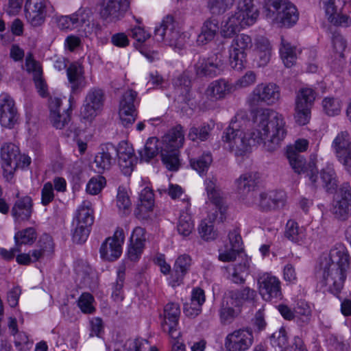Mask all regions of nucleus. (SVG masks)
<instances>
[{
    "mask_svg": "<svg viewBox=\"0 0 351 351\" xmlns=\"http://www.w3.org/2000/svg\"><path fill=\"white\" fill-rule=\"evenodd\" d=\"M254 123L255 128L249 135L237 128L235 123L223 132L222 141L236 156H245L255 144H262L270 152L280 147L287 134L286 123L282 114L268 108L261 109L254 117Z\"/></svg>",
    "mask_w": 351,
    "mask_h": 351,
    "instance_id": "f257e3e1",
    "label": "nucleus"
},
{
    "mask_svg": "<svg viewBox=\"0 0 351 351\" xmlns=\"http://www.w3.org/2000/svg\"><path fill=\"white\" fill-rule=\"evenodd\" d=\"M351 257L346 247L336 243L330 250L328 256L321 263L322 286L337 295L341 291L350 267Z\"/></svg>",
    "mask_w": 351,
    "mask_h": 351,
    "instance_id": "f03ea898",
    "label": "nucleus"
},
{
    "mask_svg": "<svg viewBox=\"0 0 351 351\" xmlns=\"http://www.w3.org/2000/svg\"><path fill=\"white\" fill-rule=\"evenodd\" d=\"M258 15V10L252 0H239L235 11L229 13L221 23V36L232 37L242 29L254 24Z\"/></svg>",
    "mask_w": 351,
    "mask_h": 351,
    "instance_id": "7ed1b4c3",
    "label": "nucleus"
},
{
    "mask_svg": "<svg viewBox=\"0 0 351 351\" xmlns=\"http://www.w3.org/2000/svg\"><path fill=\"white\" fill-rule=\"evenodd\" d=\"M280 99V88L275 83H261L256 86L247 97L251 108H257L261 104L271 106Z\"/></svg>",
    "mask_w": 351,
    "mask_h": 351,
    "instance_id": "20e7f679",
    "label": "nucleus"
},
{
    "mask_svg": "<svg viewBox=\"0 0 351 351\" xmlns=\"http://www.w3.org/2000/svg\"><path fill=\"white\" fill-rule=\"evenodd\" d=\"M105 99L104 90L97 87L90 88L81 108V119L88 122L93 121L103 110Z\"/></svg>",
    "mask_w": 351,
    "mask_h": 351,
    "instance_id": "39448f33",
    "label": "nucleus"
},
{
    "mask_svg": "<svg viewBox=\"0 0 351 351\" xmlns=\"http://www.w3.org/2000/svg\"><path fill=\"white\" fill-rule=\"evenodd\" d=\"M193 68L197 77L213 78L223 73L225 62L221 54L214 53L208 57H199Z\"/></svg>",
    "mask_w": 351,
    "mask_h": 351,
    "instance_id": "423d86ee",
    "label": "nucleus"
},
{
    "mask_svg": "<svg viewBox=\"0 0 351 351\" xmlns=\"http://www.w3.org/2000/svg\"><path fill=\"white\" fill-rule=\"evenodd\" d=\"M137 96V92L129 89L124 92L120 100L119 114L121 124L125 128L132 125L137 118L136 107L139 104Z\"/></svg>",
    "mask_w": 351,
    "mask_h": 351,
    "instance_id": "0eeeda50",
    "label": "nucleus"
},
{
    "mask_svg": "<svg viewBox=\"0 0 351 351\" xmlns=\"http://www.w3.org/2000/svg\"><path fill=\"white\" fill-rule=\"evenodd\" d=\"M154 36L157 41H165L171 46L182 45L180 32L172 16H165L160 26L155 27Z\"/></svg>",
    "mask_w": 351,
    "mask_h": 351,
    "instance_id": "6e6552de",
    "label": "nucleus"
},
{
    "mask_svg": "<svg viewBox=\"0 0 351 351\" xmlns=\"http://www.w3.org/2000/svg\"><path fill=\"white\" fill-rule=\"evenodd\" d=\"M62 104V99L57 97H51L49 100L50 119L53 125L57 129H62L71 121L73 108L75 106V100L72 95L69 98V106L60 112Z\"/></svg>",
    "mask_w": 351,
    "mask_h": 351,
    "instance_id": "1a4fd4ad",
    "label": "nucleus"
},
{
    "mask_svg": "<svg viewBox=\"0 0 351 351\" xmlns=\"http://www.w3.org/2000/svg\"><path fill=\"white\" fill-rule=\"evenodd\" d=\"M287 156L290 165L295 173L305 174L312 185H317V169L313 160L306 163L304 157L293 149H287Z\"/></svg>",
    "mask_w": 351,
    "mask_h": 351,
    "instance_id": "9d476101",
    "label": "nucleus"
},
{
    "mask_svg": "<svg viewBox=\"0 0 351 351\" xmlns=\"http://www.w3.org/2000/svg\"><path fill=\"white\" fill-rule=\"evenodd\" d=\"M125 241V234L122 228L118 227L113 236L109 237L102 243L99 253L103 260L114 261L122 253V245Z\"/></svg>",
    "mask_w": 351,
    "mask_h": 351,
    "instance_id": "9b49d317",
    "label": "nucleus"
},
{
    "mask_svg": "<svg viewBox=\"0 0 351 351\" xmlns=\"http://www.w3.org/2000/svg\"><path fill=\"white\" fill-rule=\"evenodd\" d=\"M338 161L351 177V140L347 131L339 132L332 144Z\"/></svg>",
    "mask_w": 351,
    "mask_h": 351,
    "instance_id": "f8f14e48",
    "label": "nucleus"
},
{
    "mask_svg": "<svg viewBox=\"0 0 351 351\" xmlns=\"http://www.w3.org/2000/svg\"><path fill=\"white\" fill-rule=\"evenodd\" d=\"M275 20L277 23L287 27L294 25L298 19L299 13L296 7L287 0H273L271 3Z\"/></svg>",
    "mask_w": 351,
    "mask_h": 351,
    "instance_id": "ddd939ff",
    "label": "nucleus"
},
{
    "mask_svg": "<svg viewBox=\"0 0 351 351\" xmlns=\"http://www.w3.org/2000/svg\"><path fill=\"white\" fill-rule=\"evenodd\" d=\"M19 114L14 100L8 93L0 95V124L6 128H13L18 123Z\"/></svg>",
    "mask_w": 351,
    "mask_h": 351,
    "instance_id": "4468645a",
    "label": "nucleus"
},
{
    "mask_svg": "<svg viewBox=\"0 0 351 351\" xmlns=\"http://www.w3.org/2000/svg\"><path fill=\"white\" fill-rule=\"evenodd\" d=\"M131 0H103L100 16L108 22L121 20L130 8Z\"/></svg>",
    "mask_w": 351,
    "mask_h": 351,
    "instance_id": "2eb2a0df",
    "label": "nucleus"
},
{
    "mask_svg": "<svg viewBox=\"0 0 351 351\" xmlns=\"http://www.w3.org/2000/svg\"><path fill=\"white\" fill-rule=\"evenodd\" d=\"M253 332L249 329H238L229 333L225 339V347L228 351H245L252 345Z\"/></svg>",
    "mask_w": 351,
    "mask_h": 351,
    "instance_id": "dca6fc26",
    "label": "nucleus"
},
{
    "mask_svg": "<svg viewBox=\"0 0 351 351\" xmlns=\"http://www.w3.org/2000/svg\"><path fill=\"white\" fill-rule=\"evenodd\" d=\"M235 90V86L228 80L219 78L208 84L204 91L205 103L222 100Z\"/></svg>",
    "mask_w": 351,
    "mask_h": 351,
    "instance_id": "f3484780",
    "label": "nucleus"
},
{
    "mask_svg": "<svg viewBox=\"0 0 351 351\" xmlns=\"http://www.w3.org/2000/svg\"><path fill=\"white\" fill-rule=\"evenodd\" d=\"M180 315V305L176 302H169L164 308V320L161 326L165 332H167L171 339L180 336L178 329Z\"/></svg>",
    "mask_w": 351,
    "mask_h": 351,
    "instance_id": "a211bd4d",
    "label": "nucleus"
},
{
    "mask_svg": "<svg viewBox=\"0 0 351 351\" xmlns=\"http://www.w3.org/2000/svg\"><path fill=\"white\" fill-rule=\"evenodd\" d=\"M258 283L260 294L265 300L282 298L281 282L277 277L265 273L259 277Z\"/></svg>",
    "mask_w": 351,
    "mask_h": 351,
    "instance_id": "6ab92c4d",
    "label": "nucleus"
},
{
    "mask_svg": "<svg viewBox=\"0 0 351 351\" xmlns=\"http://www.w3.org/2000/svg\"><path fill=\"white\" fill-rule=\"evenodd\" d=\"M47 0H27L25 5V16L33 27L41 25L45 21Z\"/></svg>",
    "mask_w": 351,
    "mask_h": 351,
    "instance_id": "aec40b11",
    "label": "nucleus"
},
{
    "mask_svg": "<svg viewBox=\"0 0 351 351\" xmlns=\"http://www.w3.org/2000/svg\"><path fill=\"white\" fill-rule=\"evenodd\" d=\"M66 75L71 95L80 94L87 85L84 66L80 62H71L66 68Z\"/></svg>",
    "mask_w": 351,
    "mask_h": 351,
    "instance_id": "412c9836",
    "label": "nucleus"
},
{
    "mask_svg": "<svg viewBox=\"0 0 351 351\" xmlns=\"http://www.w3.org/2000/svg\"><path fill=\"white\" fill-rule=\"evenodd\" d=\"M115 154L118 156L119 165L123 173L125 176L130 175L134 170L136 162L132 145L125 141H121L116 148Z\"/></svg>",
    "mask_w": 351,
    "mask_h": 351,
    "instance_id": "4be33fe9",
    "label": "nucleus"
},
{
    "mask_svg": "<svg viewBox=\"0 0 351 351\" xmlns=\"http://www.w3.org/2000/svg\"><path fill=\"white\" fill-rule=\"evenodd\" d=\"M91 12L88 8H81L71 15L61 16L58 19V25L61 29H74L89 21Z\"/></svg>",
    "mask_w": 351,
    "mask_h": 351,
    "instance_id": "5701e85b",
    "label": "nucleus"
},
{
    "mask_svg": "<svg viewBox=\"0 0 351 351\" xmlns=\"http://www.w3.org/2000/svg\"><path fill=\"white\" fill-rule=\"evenodd\" d=\"M180 215L177 224V230L183 237L189 236L194 228V223L190 214L191 203L188 197H184L178 202Z\"/></svg>",
    "mask_w": 351,
    "mask_h": 351,
    "instance_id": "b1692460",
    "label": "nucleus"
},
{
    "mask_svg": "<svg viewBox=\"0 0 351 351\" xmlns=\"http://www.w3.org/2000/svg\"><path fill=\"white\" fill-rule=\"evenodd\" d=\"M192 263L191 257L186 254L180 255L176 258L173 265V274L169 278V284L171 287L179 286L183 282L184 278L190 271Z\"/></svg>",
    "mask_w": 351,
    "mask_h": 351,
    "instance_id": "393cba45",
    "label": "nucleus"
},
{
    "mask_svg": "<svg viewBox=\"0 0 351 351\" xmlns=\"http://www.w3.org/2000/svg\"><path fill=\"white\" fill-rule=\"evenodd\" d=\"M256 296L255 290L245 287L240 289L228 290L224 295V301L235 307L241 306L245 302H252Z\"/></svg>",
    "mask_w": 351,
    "mask_h": 351,
    "instance_id": "a878e982",
    "label": "nucleus"
},
{
    "mask_svg": "<svg viewBox=\"0 0 351 351\" xmlns=\"http://www.w3.org/2000/svg\"><path fill=\"white\" fill-rule=\"evenodd\" d=\"M338 179L332 165L328 164L317 176V185H312L317 188L322 186L328 193H333L338 186Z\"/></svg>",
    "mask_w": 351,
    "mask_h": 351,
    "instance_id": "bb28decb",
    "label": "nucleus"
},
{
    "mask_svg": "<svg viewBox=\"0 0 351 351\" xmlns=\"http://www.w3.org/2000/svg\"><path fill=\"white\" fill-rule=\"evenodd\" d=\"M14 202L12 210V215L17 220H28L33 212V201L30 196L19 197Z\"/></svg>",
    "mask_w": 351,
    "mask_h": 351,
    "instance_id": "cd10ccee",
    "label": "nucleus"
},
{
    "mask_svg": "<svg viewBox=\"0 0 351 351\" xmlns=\"http://www.w3.org/2000/svg\"><path fill=\"white\" fill-rule=\"evenodd\" d=\"M205 300L204 291L199 287L194 288L191 292V302L184 304V314L190 317H195L199 315Z\"/></svg>",
    "mask_w": 351,
    "mask_h": 351,
    "instance_id": "c85d7f7f",
    "label": "nucleus"
},
{
    "mask_svg": "<svg viewBox=\"0 0 351 351\" xmlns=\"http://www.w3.org/2000/svg\"><path fill=\"white\" fill-rule=\"evenodd\" d=\"M285 193L282 191L262 192L258 195V206L263 210H270L283 205Z\"/></svg>",
    "mask_w": 351,
    "mask_h": 351,
    "instance_id": "c756f323",
    "label": "nucleus"
},
{
    "mask_svg": "<svg viewBox=\"0 0 351 351\" xmlns=\"http://www.w3.org/2000/svg\"><path fill=\"white\" fill-rule=\"evenodd\" d=\"M259 178V174L256 172H249L241 175L235 180L237 192L241 195L250 194L257 186Z\"/></svg>",
    "mask_w": 351,
    "mask_h": 351,
    "instance_id": "7c9ffc66",
    "label": "nucleus"
},
{
    "mask_svg": "<svg viewBox=\"0 0 351 351\" xmlns=\"http://www.w3.org/2000/svg\"><path fill=\"white\" fill-rule=\"evenodd\" d=\"M116 153V147L112 144H108L101 148L95 158V163L97 168V172L103 173L104 170L109 169L114 162L113 156Z\"/></svg>",
    "mask_w": 351,
    "mask_h": 351,
    "instance_id": "2f4dec72",
    "label": "nucleus"
},
{
    "mask_svg": "<svg viewBox=\"0 0 351 351\" xmlns=\"http://www.w3.org/2000/svg\"><path fill=\"white\" fill-rule=\"evenodd\" d=\"M184 142L183 127L178 125L171 129L162 138L163 145L161 148L178 149L182 147Z\"/></svg>",
    "mask_w": 351,
    "mask_h": 351,
    "instance_id": "473e14b6",
    "label": "nucleus"
},
{
    "mask_svg": "<svg viewBox=\"0 0 351 351\" xmlns=\"http://www.w3.org/2000/svg\"><path fill=\"white\" fill-rule=\"evenodd\" d=\"M154 205V193L149 187L144 188L139 194V203L134 210L135 216L144 218L145 214L152 210Z\"/></svg>",
    "mask_w": 351,
    "mask_h": 351,
    "instance_id": "72a5a7b5",
    "label": "nucleus"
},
{
    "mask_svg": "<svg viewBox=\"0 0 351 351\" xmlns=\"http://www.w3.org/2000/svg\"><path fill=\"white\" fill-rule=\"evenodd\" d=\"M93 215L94 211L92 208L91 202L88 200H84L78 206L75 212L73 224L77 223L91 227L94 223Z\"/></svg>",
    "mask_w": 351,
    "mask_h": 351,
    "instance_id": "f704fd0d",
    "label": "nucleus"
},
{
    "mask_svg": "<svg viewBox=\"0 0 351 351\" xmlns=\"http://www.w3.org/2000/svg\"><path fill=\"white\" fill-rule=\"evenodd\" d=\"M219 31V23L217 19H208L204 23L201 32L197 36V43L204 45L212 41Z\"/></svg>",
    "mask_w": 351,
    "mask_h": 351,
    "instance_id": "c9c22d12",
    "label": "nucleus"
},
{
    "mask_svg": "<svg viewBox=\"0 0 351 351\" xmlns=\"http://www.w3.org/2000/svg\"><path fill=\"white\" fill-rule=\"evenodd\" d=\"M126 267L124 263L120 264L117 269V278L111 284V297L114 302H122L124 296V283L125 280Z\"/></svg>",
    "mask_w": 351,
    "mask_h": 351,
    "instance_id": "e433bc0d",
    "label": "nucleus"
},
{
    "mask_svg": "<svg viewBox=\"0 0 351 351\" xmlns=\"http://www.w3.org/2000/svg\"><path fill=\"white\" fill-rule=\"evenodd\" d=\"M250 260L245 257L241 262L228 267V274L230 280L235 284H243L245 277L250 273Z\"/></svg>",
    "mask_w": 351,
    "mask_h": 351,
    "instance_id": "4c0bfd02",
    "label": "nucleus"
},
{
    "mask_svg": "<svg viewBox=\"0 0 351 351\" xmlns=\"http://www.w3.org/2000/svg\"><path fill=\"white\" fill-rule=\"evenodd\" d=\"M19 147L13 143H4L1 148L3 167L15 169L18 167Z\"/></svg>",
    "mask_w": 351,
    "mask_h": 351,
    "instance_id": "58836bf2",
    "label": "nucleus"
},
{
    "mask_svg": "<svg viewBox=\"0 0 351 351\" xmlns=\"http://www.w3.org/2000/svg\"><path fill=\"white\" fill-rule=\"evenodd\" d=\"M54 250V243L52 237L47 234H43L38 243V249L32 250V256L34 261H37L44 256H51Z\"/></svg>",
    "mask_w": 351,
    "mask_h": 351,
    "instance_id": "ea45409f",
    "label": "nucleus"
},
{
    "mask_svg": "<svg viewBox=\"0 0 351 351\" xmlns=\"http://www.w3.org/2000/svg\"><path fill=\"white\" fill-rule=\"evenodd\" d=\"M279 51L281 59L286 67L290 68L295 64L298 51L295 47L291 45L283 36H281Z\"/></svg>",
    "mask_w": 351,
    "mask_h": 351,
    "instance_id": "a19ab883",
    "label": "nucleus"
},
{
    "mask_svg": "<svg viewBox=\"0 0 351 351\" xmlns=\"http://www.w3.org/2000/svg\"><path fill=\"white\" fill-rule=\"evenodd\" d=\"M285 236L292 242L299 243L305 239V229L299 226L296 221L290 219L287 222Z\"/></svg>",
    "mask_w": 351,
    "mask_h": 351,
    "instance_id": "79ce46f5",
    "label": "nucleus"
},
{
    "mask_svg": "<svg viewBox=\"0 0 351 351\" xmlns=\"http://www.w3.org/2000/svg\"><path fill=\"white\" fill-rule=\"evenodd\" d=\"M211 130L210 125L204 123L199 127H191L187 136L192 141H206L209 138Z\"/></svg>",
    "mask_w": 351,
    "mask_h": 351,
    "instance_id": "37998d69",
    "label": "nucleus"
},
{
    "mask_svg": "<svg viewBox=\"0 0 351 351\" xmlns=\"http://www.w3.org/2000/svg\"><path fill=\"white\" fill-rule=\"evenodd\" d=\"M161 158L163 164L169 170H178L179 159L177 149L161 148Z\"/></svg>",
    "mask_w": 351,
    "mask_h": 351,
    "instance_id": "c03bdc74",
    "label": "nucleus"
},
{
    "mask_svg": "<svg viewBox=\"0 0 351 351\" xmlns=\"http://www.w3.org/2000/svg\"><path fill=\"white\" fill-rule=\"evenodd\" d=\"M158 139L155 137L149 138L144 148L139 151L141 160L149 162L158 154Z\"/></svg>",
    "mask_w": 351,
    "mask_h": 351,
    "instance_id": "a18cd8bd",
    "label": "nucleus"
},
{
    "mask_svg": "<svg viewBox=\"0 0 351 351\" xmlns=\"http://www.w3.org/2000/svg\"><path fill=\"white\" fill-rule=\"evenodd\" d=\"M324 112L330 117L338 115L341 110V101L334 97H324L322 101Z\"/></svg>",
    "mask_w": 351,
    "mask_h": 351,
    "instance_id": "49530a36",
    "label": "nucleus"
},
{
    "mask_svg": "<svg viewBox=\"0 0 351 351\" xmlns=\"http://www.w3.org/2000/svg\"><path fill=\"white\" fill-rule=\"evenodd\" d=\"M37 238V232L32 227L18 231L14 235L16 245H32Z\"/></svg>",
    "mask_w": 351,
    "mask_h": 351,
    "instance_id": "de8ad7c7",
    "label": "nucleus"
},
{
    "mask_svg": "<svg viewBox=\"0 0 351 351\" xmlns=\"http://www.w3.org/2000/svg\"><path fill=\"white\" fill-rule=\"evenodd\" d=\"M316 92L311 88H302L297 93L295 104L312 108L316 98Z\"/></svg>",
    "mask_w": 351,
    "mask_h": 351,
    "instance_id": "09e8293b",
    "label": "nucleus"
},
{
    "mask_svg": "<svg viewBox=\"0 0 351 351\" xmlns=\"http://www.w3.org/2000/svg\"><path fill=\"white\" fill-rule=\"evenodd\" d=\"M213 162V156L210 152L204 153L197 158L191 159L190 164L191 167L199 174L206 172Z\"/></svg>",
    "mask_w": 351,
    "mask_h": 351,
    "instance_id": "8fccbe9b",
    "label": "nucleus"
},
{
    "mask_svg": "<svg viewBox=\"0 0 351 351\" xmlns=\"http://www.w3.org/2000/svg\"><path fill=\"white\" fill-rule=\"evenodd\" d=\"M252 47V40L251 37L245 34H241L233 38L230 48L237 51L246 53Z\"/></svg>",
    "mask_w": 351,
    "mask_h": 351,
    "instance_id": "3c124183",
    "label": "nucleus"
},
{
    "mask_svg": "<svg viewBox=\"0 0 351 351\" xmlns=\"http://www.w3.org/2000/svg\"><path fill=\"white\" fill-rule=\"evenodd\" d=\"M332 45L335 60L343 58V52L347 47V42L341 34L335 32L332 36Z\"/></svg>",
    "mask_w": 351,
    "mask_h": 351,
    "instance_id": "603ef678",
    "label": "nucleus"
},
{
    "mask_svg": "<svg viewBox=\"0 0 351 351\" xmlns=\"http://www.w3.org/2000/svg\"><path fill=\"white\" fill-rule=\"evenodd\" d=\"M198 232L200 237L205 241L214 240L217 236V232L214 229L213 222L209 219H204L198 226Z\"/></svg>",
    "mask_w": 351,
    "mask_h": 351,
    "instance_id": "864d4df0",
    "label": "nucleus"
},
{
    "mask_svg": "<svg viewBox=\"0 0 351 351\" xmlns=\"http://www.w3.org/2000/svg\"><path fill=\"white\" fill-rule=\"evenodd\" d=\"M235 0H208V8L214 14H223L234 4Z\"/></svg>",
    "mask_w": 351,
    "mask_h": 351,
    "instance_id": "5fc2aeb1",
    "label": "nucleus"
},
{
    "mask_svg": "<svg viewBox=\"0 0 351 351\" xmlns=\"http://www.w3.org/2000/svg\"><path fill=\"white\" fill-rule=\"evenodd\" d=\"M131 201L128 192L123 187H119L117 195V206L123 214H128L130 211Z\"/></svg>",
    "mask_w": 351,
    "mask_h": 351,
    "instance_id": "6e6d98bb",
    "label": "nucleus"
},
{
    "mask_svg": "<svg viewBox=\"0 0 351 351\" xmlns=\"http://www.w3.org/2000/svg\"><path fill=\"white\" fill-rule=\"evenodd\" d=\"M294 110V119L298 125H305L309 122L311 113V108H306L302 104H295Z\"/></svg>",
    "mask_w": 351,
    "mask_h": 351,
    "instance_id": "4d7b16f0",
    "label": "nucleus"
},
{
    "mask_svg": "<svg viewBox=\"0 0 351 351\" xmlns=\"http://www.w3.org/2000/svg\"><path fill=\"white\" fill-rule=\"evenodd\" d=\"M94 297L89 293H83L77 300V305L82 313L92 314L95 311Z\"/></svg>",
    "mask_w": 351,
    "mask_h": 351,
    "instance_id": "13d9d810",
    "label": "nucleus"
},
{
    "mask_svg": "<svg viewBox=\"0 0 351 351\" xmlns=\"http://www.w3.org/2000/svg\"><path fill=\"white\" fill-rule=\"evenodd\" d=\"M350 202L337 200L332 207V213L335 217L341 221H346L349 216Z\"/></svg>",
    "mask_w": 351,
    "mask_h": 351,
    "instance_id": "bf43d9fd",
    "label": "nucleus"
},
{
    "mask_svg": "<svg viewBox=\"0 0 351 351\" xmlns=\"http://www.w3.org/2000/svg\"><path fill=\"white\" fill-rule=\"evenodd\" d=\"M246 53L237 51L229 48L230 64L232 69L241 71L245 67Z\"/></svg>",
    "mask_w": 351,
    "mask_h": 351,
    "instance_id": "052dcab7",
    "label": "nucleus"
},
{
    "mask_svg": "<svg viewBox=\"0 0 351 351\" xmlns=\"http://www.w3.org/2000/svg\"><path fill=\"white\" fill-rule=\"evenodd\" d=\"M73 226H75L72 235L73 242L79 244L84 243L89 236L91 227L77 223Z\"/></svg>",
    "mask_w": 351,
    "mask_h": 351,
    "instance_id": "680f3d73",
    "label": "nucleus"
},
{
    "mask_svg": "<svg viewBox=\"0 0 351 351\" xmlns=\"http://www.w3.org/2000/svg\"><path fill=\"white\" fill-rule=\"evenodd\" d=\"M231 304H227V301L223 299L221 308L220 310V319L223 324L231 323L237 316L238 313L233 308Z\"/></svg>",
    "mask_w": 351,
    "mask_h": 351,
    "instance_id": "e2e57ef3",
    "label": "nucleus"
},
{
    "mask_svg": "<svg viewBox=\"0 0 351 351\" xmlns=\"http://www.w3.org/2000/svg\"><path fill=\"white\" fill-rule=\"evenodd\" d=\"M25 68L28 73H32L34 77L42 75L43 71L40 63L36 61L32 52H28L25 58Z\"/></svg>",
    "mask_w": 351,
    "mask_h": 351,
    "instance_id": "0e129e2a",
    "label": "nucleus"
},
{
    "mask_svg": "<svg viewBox=\"0 0 351 351\" xmlns=\"http://www.w3.org/2000/svg\"><path fill=\"white\" fill-rule=\"evenodd\" d=\"M271 343L273 346H278L281 350L287 348L288 345V336L285 328L281 327L278 331L272 334Z\"/></svg>",
    "mask_w": 351,
    "mask_h": 351,
    "instance_id": "69168bd1",
    "label": "nucleus"
},
{
    "mask_svg": "<svg viewBox=\"0 0 351 351\" xmlns=\"http://www.w3.org/2000/svg\"><path fill=\"white\" fill-rule=\"evenodd\" d=\"M256 74L252 71H247L244 75L238 79L234 84L235 90L249 87L255 84Z\"/></svg>",
    "mask_w": 351,
    "mask_h": 351,
    "instance_id": "338daca9",
    "label": "nucleus"
},
{
    "mask_svg": "<svg viewBox=\"0 0 351 351\" xmlns=\"http://www.w3.org/2000/svg\"><path fill=\"white\" fill-rule=\"evenodd\" d=\"M106 179L103 176L91 178L86 185V191L90 195H97L104 188Z\"/></svg>",
    "mask_w": 351,
    "mask_h": 351,
    "instance_id": "774afa93",
    "label": "nucleus"
}]
</instances>
